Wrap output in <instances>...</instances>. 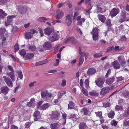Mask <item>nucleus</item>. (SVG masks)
Masks as SVG:
<instances>
[{"label": "nucleus", "instance_id": "obj_60", "mask_svg": "<svg viewBox=\"0 0 129 129\" xmlns=\"http://www.w3.org/2000/svg\"><path fill=\"white\" fill-rule=\"evenodd\" d=\"M66 21L71 20L70 16L69 15H67L66 17Z\"/></svg>", "mask_w": 129, "mask_h": 129}, {"label": "nucleus", "instance_id": "obj_46", "mask_svg": "<svg viewBox=\"0 0 129 129\" xmlns=\"http://www.w3.org/2000/svg\"><path fill=\"white\" fill-rule=\"evenodd\" d=\"M31 123L30 122H28L25 123V128H28L31 125Z\"/></svg>", "mask_w": 129, "mask_h": 129}, {"label": "nucleus", "instance_id": "obj_32", "mask_svg": "<svg viewBox=\"0 0 129 129\" xmlns=\"http://www.w3.org/2000/svg\"><path fill=\"white\" fill-rule=\"evenodd\" d=\"M53 114L54 117L56 119H58L59 118V114L57 112H53Z\"/></svg>", "mask_w": 129, "mask_h": 129}, {"label": "nucleus", "instance_id": "obj_12", "mask_svg": "<svg viewBox=\"0 0 129 129\" xmlns=\"http://www.w3.org/2000/svg\"><path fill=\"white\" fill-rule=\"evenodd\" d=\"M34 120L36 121L40 118L41 116L39 111H36L34 113Z\"/></svg>", "mask_w": 129, "mask_h": 129}, {"label": "nucleus", "instance_id": "obj_42", "mask_svg": "<svg viewBox=\"0 0 129 129\" xmlns=\"http://www.w3.org/2000/svg\"><path fill=\"white\" fill-rule=\"evenodd\" d=\"M84 58L83 56L81 57L79 59V63L78 65L79 66L81 65L83 62Z\"/></svg>", "mask_w": 129, "mask_h": 129}, {"label": "nucleus", "instance_id": "obj_53", "mask_svg": "<svg viewBox=\"0 0 129 129\" xmlns=\"http://www.w3.org/2000/svg\"><path fill=\"white\" fill-rule=\"evenodd\" d=\"M111 20L110 19L108 20L106 22V25L108 26H111Z\"/></svg>", "mask_w": 129, "mask_h": 129}, {"label": "nucleus", "instance_id": "obj_43", "mask_svg": "<svg viewBox=\"0 0 129 129\" xmlns=\"http://www.w3.org/2000/svg\"><path fill=\"white\" fill-rule=\"evenodd\" d=\"M114 50L115 52H118L122 49V47H119L118 46H116L115 47Z\"/></svg>", "mask_w": 129, "mask_h": 129}, {"label": "nucleus", "instance_id": "obj_9", "mask_svg": "<svg viewBox=\"0 0 129 129\" xmlns=\"http://www.w3.org/2000/svg\"><path fill=\"white\" fill-rule=\"evenodd\" d=\"M43 47L45 49L49 50L51 48L52 45L50 42L47 41L45 42L43 45Z\"/></svg>", "mask_w": 129, "mask_h": 129}, {"label": "nucleus", "instance_id": "obj_16", "mask_svg": "<svg viewBox=\"0 0 129 129\" xmlns=\"http://www.w3.org/2000/svg\"><path fill=\"white\" fill-rule=\"evenodd\" d=\"M112 64L113 67L115 69H117L120 68V64L117 61H115L113 62Z\"/></svg>", "mask_w": 129, "mask_h": 129}, {"label": "nucleus", "instance_id": "obj_20", "mask_svg": "<svg viewBox=\"0 0 129 129\" xmlns=\"http://www.w3.org/2000/svg\"><path fill=\"white\" fill-rule=\"evenodd\" d=\"M79 129H87L88 127L86 124L84 122L80 123L79 125Z\"/></svg>", "mask_w": 129, "mask_h": 129}, {"label": "nucleus", "instance_id": "obj_26", "mask_svg": "<svg viewBox=\"0 0 129 129\" xmlns=\"http://www.w3.org/2000/svg\"><path fill=\"white\" fill-rule=\"evenodd\" d=\"M7 75L9 76L13 81H15V75L13 72H10L7 74Z\"/></svg>", "mask_w": 129, "mask_h": 129}, {"label": "nucleus", "instance_id": "obj_17", "mask_svg": "<svg viewBox=\"0 0 129 129\" xmlns=\"http://www.w3.org/2000/svg\"><path fill=\"white\" fill-rule=\"evenodd\" d=\"M44 33L46 35L49 36L52 34V30L51 28L49 27L46 28L44 30Z\"/></svg>", "mask_w": 129, "mask_h": 129}, {"label": "nucleus", "instance_id": "obj_27", "mask_svg": "<svg viewBox=\"0 0 129 129\" xmlns=\"http://www.w3.org/2000/svg\"><path fill=\"white\" fill-rule=\"evenodd\" d=\"M115 115V113L114 111H111L108 114V117L112 119L113 118Z\"/></svg>", "mask_w": 129, "mask_h": 129}, {"label": "nucleus", "instance_id": "obj_54", "mask_svg": "<svg viewBox=\"0 0 129 129\" xmlns=\"http://www.w3.org/2000/svg\"><path fill=\"white\" fill-rule=\"evenodd\" d=\"M15 51H17L19 49V47L18 45L17 44H16L15 45Z\"/></svg>", "mask_w": 129, "mask_h": 129}, {"label": "nucleus", "instance_id": "obj_40", "mask_svg": "<svg viewBox=\"0 0 129 129\" xmlns=\"http://www.w3.org/2000/svg\"><path fill=\"white\" fill-rule=\"evenodd\" d=\"M19 53L21 56L24 55L26 53V51L25 50L23 49L19 51Z\"/></svg>", "mask_w": 129, "mask_h": 129}, {"label": "nucleus", "instance_id": "obj_64", "mask_svg": "<svg viewBox=\"0 0 129 129\" xmlns=\"http://www.w3.org/2000/svg\"><path fill=\"white\" fill-rule=\"evenodd\" d=\"M11 129H18V127L16 126L12 125L11 126Z\"/></svg>", "mask_w": 129, "mask_h": 129}, {"label": "nucleus", "instance_id": "obj_33", "mask_svg": "<svg viewBox=\"0 0 129 129\" xmlns=\"http://www.w3.org/2000/svg\"><path fill=\"white\" fill-rule=\"evenodd\" d=\"M118 123L117 121H116L115 120H113L111 121L110 124L111 125L115 126L117 125Z\"/></svg>", "mask_w": 129, "mask_h": 129}, {"label": "nucleus", "instance_id": "obj_10", "mask_svg": "<svg viewBox=\"0 0 129 129\" xmlns=\"http://www.w3.org/2000/svg\"><path fill=\"white\" fill-rule=\"evenodd\" d=\"M119 12V9L115 8H113L110 12L111 16L112 17L115 16Z\"/></svg>", "mask_w": 129, "mask_h": 129}, {"label": "nucleus", "instance_id": "obj_31", "mask_svg": "<svg viewBox=\"0 0 129 129\" xmlns=\"http://www.w3.org/2000/svg\"><path fill=\"white\" fill-rule=\"evenodd\" d=\"M89 94L91 96H97L98 95V93L96 91H93L89 92Z\"/></svg>", "mask_w": 129, "mask_h": 129}, {"label": "nucleus", "instance_id": "obj_45", "mask_svg": "<svg viewBox=\"0 0 129 129\" xmlns=\"http://www.w3.org/2000/svg\"><path fill=\"white\" fill-rule=\"evenodd\" d=\"M38 30L39 33L40 34V36L41 37L43 36L44 34L42 29L41 28H38Z\"/></svg>", "mask_w": 129, "mask_h": 129}, {"label": "nucleus", "instance_id": "obj_14", "mask_svg": "<svg viewBox=\"0 0 129 129\" xmlns=\"http://www.w3.org/2000/svg\"><path fill=\"white\" fill-rule=\"evenodd\" d=\"M77 42L76 40L74 38L71 37L67 38L65 41V43H76Z\"/></svg>", "mask_w": 129, "mask_h": 129}, {"label": "nucleus", "instance_id": "obj_21", "mask_svg": "<svg viewBox=\"0 0 129 129\" xmlns=\"http://www.w3.org/2000/svg\"><path fill=\"white\" fill-rule=\"evenodd\" d=\"M98 17L99 20L102 22L104 23L105 22L106 19V18L104 15L98 14Z\"/></svg>", "mask_w": 129, "mask_h": 129}, {"label": "nucleus", "instance_id": "obj_47", "mask_svg": "<svg viewBox=\"0 0 129 129\" xmlns=\"http://www.w3.org/2000/svg\"><path fill=\"white\" fill-rule=\"evenodd\" d=\"M116 110H122L123 108L121 106L116 105L115 107Z\"/></svg>", "mask_w": 129, "mask_h": 129}, {"label": "nucleus", "instance_id": "obj_25", "mask_svg": "<svg viewBox=\"0 0 129 129\" xmlns=\"http://www.w3.org/2000/svg\"><path fill=\"white\" fill-rule=\"evenodd\" d=\"M26 47L29 50L31 51H33L35 50L36 49V47L31 46L29 44L26 45Z\"/></svg>", "mask_w": 129, "mask_h": 129}, {"label": "nucleus", "instance_id": "obj_41", "mask_svg": "<svg viewBox=\"0 0 129 129\" xmlns=\"http://www.w3.org/2000/svg\"><path fill=\"white\" fill-rule=\"evenodd\" d=\"M29 32L31 34H32L33 36V34H35L36 35L38 33V31L33 29H30Z\"/></svg>", "mask_w": 129, "mask_h": 129}, {"label": "nucleus", "instance_id": "obj_39", "mask_svg": "<svg viewBox=\"0 0 129 129\" xmlns=\"http://www.w3.org/2000/svg\"><path fill=\"white\" fill-rule=\"evenodd\" d=\"M81 112L83 113L84 115H86L88 114V111L87 109L86 108H83L81 110Z\"/></svg>", "mask_w": 129, "mask_h": 129}, {"label": "nucleus", "instance_id": "obj_61", "mask_svg": "<svg viewBox=\"0 0 129 129\" xmlns=\"http://www.w3.org/2000/svg\"><path fill=\"white\" fill-rule=\"evenodd\" d=\"M18 76L21 79H22L23 77V75L22 72H20L18 73Z\"/></svg>", "mask_w": 129, "mask_h": 129}, {"label": "nucleus", "instance_id": "obj_2", "mask_svg": "<svg viewBox=\"0 0 129 129\" xmlns=\"http://www.w3.org/2000/svg\"><path fill=\"white\" fill-rule=\"evenodd\" d=\"M98 31V28L97 27H95L93 28L92 31L93 39L94 41L97 40L99 38Z\"/></svg>", "mask_w": 129, "mask_h": 129}, {"label": "nucleus", "instance_id": "obj_6", "mask_svg": "<svg viewBox=\"0 0 129 129\" xmlns=\"http://www.w3.org/2000/svg\"><path fill=\"white\" fill-rule=\"evenodd\" d=\"M15 17V16L14 15H12L8 17V19L6 20L5 23V26L7 27V26L11 24L13 21L12 18Z\"/></svg>", "mask_w": 129, "mask_h": 129}, {"label": "nucleus", "instance_id": "obj_48", "mask_svg": "<svg viewBox=\"0 0 129 129\" xmlns=\"http://www.w3.org/2000/svg\"><path fill=\"white\" fill-rule=\"evenodd\" d=\"M85 85L86 87L87 88H88L89 87V80L88 79H86L84 82Z\"/></svg>", "mask_w": 129, "mask_h": 129}, {"label": "nucleus", "instance_id": "obj_34", "mask_svg": "<svg viewBox=\"0 0 129 129\" xmlns=\"http://www.w3.org/2000/svg\"><path fill=\"white\" fill-rule=\"evenodd\" d=\"M95 113L96 114V116L99 117L100 119H101L103 118L102 116V114L101 111H98L96 112H95Z\"/></svg>", "mask_w": 129, "mask_h": 129}, {"label": "nucleus", "instance_id": "obj_1", "mask_svg": "<svg viewBox=\"0 0 129 129\" xmlns=\"http://www.w3.org/2000/svg\"><path fill=\"white\" fill-rule=\"evenodd\" d=\"M105 79L103 77L98 78L95 81L96 85L99 87H102L105 82Z\"/></svg>", "mask_w": 129, "mask_h": 129}, {"label": "nucleus", "instance_id": "obj_23", "mask_svg": "<svg viewBox=\"0 0 129 129\" xmlns=\"http://www.w3.org/2000/svg\"><path fill=\"white\" fill-rule=\"evenodd\" d=\"M35 102L34 98H32L31 99L30 102L27 103V105L29 106H32L34 105Z\"/></svg>", "mask_w": 129, "mask_h": 129}, {"label": "nucleus", "instance_id": "obj_11", "mask_svg": "<svg viewBox=\"0 0 129 129\" xmlns=\"http://www.w3.org/2000/svg\"><path fill=\"white\" fill-rule=\"evenodd\" d=\"M118 59L121 64L123 65L125 64L126 61L123 55L119 56L118 57Z\"/></svg>", "mask_w": 129, "mask_h": 129}, {"label": "nucleus", "instance_id": "obj_28", "mask_svg": "<svg viewBox=\"0 0 129 129\" xmlns=\"http://www.w3.org/2000/svg\"><path fill=\"white\" fill-rule=\"evenodd\" d=\"M25 38L27 39H29L32 38L33 36L30 32H27L25 33Z\"/></svg>", "mask_w": 129, "mask_h": 129}, {"label": "nucleus", "instance_id": "obj_5", "mask_svg": "<svg viewBox=\"0 0 129 129\" xmlns=\"http://www.w3.org/2000/svg\"><path fill=\"white\" fill-rule=\"evenodd\" d=\"M3 78L7 86L9 87H12L13 86V83L10 78L6 76H4Z\"/></svg>", "mask_w": 129, "mask_h": 129}, {"label": "nucleus", "instance_id": "obj_50", "mask_svg": "<svg viewBox=\"0 0 129 129\" xmlns=\"http://www.w3.org/2000/svg\"><path fill=\"white\" fill-rule=\"evenodd\" d=\"M47 92L46 91H44L42 92L41 93V95L42 97H46Z\"/></svg>", "mask_w": 129, "mask_h": 129}, {"label": "nucleus", "instance_id": "obj_15", "mask_svg": "<svg viewBox=\"0 0 129 129\" xmlns=\"http://www.w3.org/2000/svg\"><path fill=\"white\" fill-rule=\"evenodd\" d=\"M96 72V70L94 68H90L87 70V74L89 76H91L94 74Z\"/></svg>", "mask_w": 129, "mask_h": 129}, {"label": "nucleus", "instance_id": "obj_13", "mask_svg": "<svg viewBox=\"0 0 129 129\" xmlns=\"http://www.w3.org/2000/svg\"><path fill=\"white\" fill-rule=\"evenodd\" d=\"M56 17L58 19H61L63 16V12L59 9H58L56 11Z\"/></svg>", "mask_w": 129, "mask_h": 129}, {"label": "nucleus", "instance_id": "obj_22", "mask_svg": "<svg viewBox=\"0 0 129 129\" xmlns=\"http://www.w3.org/2000/svg\"><path fill=\"white\" fill-rule=\"evenodd\" d=\"M50 104L47 103H46L41 106L40 110H46L50 107Z\"/></svg>", "mask_w": 129, "mask_h": 129}, {"label": "nucleus", "instance_id": "obj_52", "mask_svg": "<svg viewBox=\"0 0 129 129\" xmlns=\"http://www.w3.org/2000/svg\"><path fill=\"white\" fill-rule=\"evenodd\" d=\"M114 49V46H113L109 47H108L107 49V52L110 51L112 50H113Z\"/></svg>", "mask_w": 129, "mask_h": 129}, {"label": "nucleus", "instance_id": "obj_44", "mask_svg": "<svg viewBox=\"0 0 129 129\" xmlns=\"http://www.w3.org/2000/svg\"><path fill=\"white\" fill-rule=\"evenodd\" d=\"M43 102L42 101H39L37 103V108L40 109H41V105L42 103Z\"/></svg>", "mask_w": 129, "mask_h": 129}, {"label": "nucleus", "instance_id": "obj_58", "mask_svg": "<svg viewBox=\"0 0 129 129\" xmlns=\"http://www.w3.org/2000/svg\"><path fill=\"white\" fill-rule=\"evenodd\" d=\"M9 56L11 57L13 59V60L15 61H17L18 60H17L14 57V56L12 54H10L9 55Z\"/></svg>", "mask_w": 129, "mask_h": 129}, {"label": "nucleus", "instance_id": "obj_38", "mask_svg": "<svg viewBox=\"0 0 129 129\" xmlns=\"http://www.w3.org/2000/svg\"><path fill=\"white\" fill-rule=\"evenodd\" d=\"M81 91L82 93L85 95L86 96H88V91L86 89L83 88H82Z\"/></svg>", "mask_w": 129, "mask_h": 129}, {"label": "nucleus", "instance_id": "obj_51", "mask_svg": "<svg viewBox=\"0 0 129 129\" xmlns=\"http://www.w3.org/2000/svg\"><path fill=\"white\" fill-rule=\"evenodd\" d=\"M103 105L105 107H109L110 106V104L109 102L105 103H103Z\"/></svg>", "mask_w": 129, "mask_h": 129}, {"label": "nucleus", "instance_id": "obj_29", "mask_svg": "<svg viewBox=\"0 0 129 129\" xmlns=\"http://www.w3.org/2000/svg\"><path fill=\"white\" fill-rule=\"evenodd\" d=\"M114 80V77H112L109 79H108L106 80V83L108 85H110L112 84Z\"/></svg>", "mask_w": 129, "mask_h": 129}, {"label": "nucleus", "instance_id": "obj_7", "mask_svg": "<svg viewBox=\"0 0 129 129\" xmlns=\"http://www.w3.org/2000/svg\"><path fill=\"white\" fill-rule=\"evenodd\" d=\"M4 34L6 36H8V33L6 31L5 28H1L0 29V39L4 36Z\"/></svg>", "mask_w": 129, "mask_h": 129}, {"label": "nucleus", "instance_id": "obj_37", "mask_svg": "<svg viewBox=\"0 0 129 129\" xmlns=\"http://www.w3.org/2000/svg\"><path fill=\"white\" fill-rule=\"evenodd\" d=\"M47 20V18L44 17H39L38 20L41 22H44L46 21Z\"/></svg>", "mask_w": 129, "mask_h": 129}, {"label": "nucleus", "instance_id": "obj_55", "mask_svg": "<svg viewBox=\"0 0 129 129\" xmlns=\"http://www.w3.org/2000/svg\"><path fill=\"white\" fill-rule=\"evenodd\" d=\"M77 116V115L76 114H72L70 116V118H76Z\"/></svg>", "mask_w": 129, "mask_h": 129}, {"label": "nucleus", "instance_id": "obj_18", "mask_svg": "<svg viewBox=\"0 0 129 129\" xmlns=\"http://www.w3.org/2000/svg\"><path fill=\"white\" fill-rule=\"evenodd\" d=\"M9 91V88L7 86H4L1 88V92L4 94H6Z\"/></svg>", "mask_w": 129, "mask_h": 129}, {"label": "nucleus", "instance_id": "obj_36", "mask_svg": "<svg viewBox=\"0 0 129 129\" xmlns=\"http://www.w3.org/2000/svg\"><path fill=\"white\" fill-rule=\"evenodd\" d=\"M102 52H100L99 53L95 54L94 56L95 58H99L102 56Z\"/></svg>", "mask_w": 129, "mask_h": 129}, {"label": "nucleus", "instance_id": "obj_30", "mask_svg": "<svg viewBox=\"0 0 129 129\" xmlns=\"http://www.w3.org/2000/svg\"><path fill=\"white\" fill-rule=\"evenodd\" d=\"M75 105L74 103L72 101H70L69 102L68 105V109H74Z\"/></svg>", "mask_w": 129, "mask_h": 129}, {"label": "nucleus", "instance_id": "obj_8", "mask_svg": "<svg viewBox=\"0 0 129 129\" xmlns=\"http://www.w3.org/2000/svg\"><path fill=\"white\" fill-rule=\"evenodd\" d=\"M120 18L119 19V21L122 23L126 19V14L125 12L121 11L120 13Z\"/></svg>", "mask_w": 129, "mask_h": 129}, {"label": "nucleus", "instance_id": "obj_57", "mask_svg": "<svg viewBox=\"0 0 129 129\" xmlns=\"http://www.w3.org/2000/svg\"><path fill=\"white\" fill-rule=\"evenodd\" d=\"M52 96V95L51 93H48L47 92L46 95V99L49 98H51V97Z\"/></svg>", "mask_w": 129, "mask_h": 129}, {"label": "nucleus", "instance_id": "obj_49", "mask_svg": "<svg viewBox=\"0 0 129 129\" xmlns=\"http://www.w3.org/2000/svg\"><path fill=\"white\" fill-rule=\"evenodd\" d=\"M85 2L86 5H91V0H85Z\"/></svg>", "mask_w": 129, "mask_h": 129}, {"label": "nucleus", "instance_id": "obj_35", "mask_svg": "<svg viewBox=\"0 0 129 129\" xmlns=\"http://www.w3.org/2000/svg\"><path fill=\"white\" fill-rule=\"evenodd\" d=\"M34 54L32 53H28L26 54V57L28 59H31L34 56Z\"/></svg>", "mask_w": 129, "mask_h": 129}, {"label": "nucleus", "instance_id": "obj_4", "mask_svg": "<svg viewBox=\"0 0 129 129\" xmlns=\"http://www.w3.org/2000/svg\"><path fill=\"white\" fill-rule=\"evenodd\" d=\"M110 90V88L109 87L102 88L101 90L100 94L101 95H104L109 92Z\"/></svg>", "mask_w": 129, "mask_h": 129}, {"label": "nucleus", "instance_id": "obj_19", "mask_svg": "<svg viewBox=\"0 0 129 129\" xmlns=\"http://www.w3.org/2000/svg\"><path fill=\"white\" fill-rule=\"evenodd\" d=\"M60 126V125L56 123L51 124L50 125V127L51 129H58Z\"/></svg>", "mask_w": 129, "mask_h": 129}, {"label": "nucleus", "instance_id": "obj_62", "mask_svg": "<svg viewBox=\"0 0 129 129\" xmlns=\"http://www.w3.org/2000/svg\"><path fill=\"white\" fill-rule=\"evenodd\" d=\"M111 70L110 69H109L107 72V73L105 75V77L107 78L109 75L110 74V73Z\"/></svg>", "mask_w": 129, "mask_h": 129}, {"label": "nucleus", "instance_id": "obj_24", "mask_svg": "<svg viewBox=\"0 0 129 129\" xmlns=\"http://www.w3.org/2000/svg\"><path fill=\"white\" fill-rule=\"evenodd\" d=\"M7 15L6 13L4 11L1 9H0V19L3 18Z\"/></svg>", "mask_w": 129, "mask_h": 129}, {"label": "nucleus", "instance_id": "obj_3", "mask_svg": "<svg viewBox=\"0 0 129 129\" xmlns=\"http://www.w3.org/2000/svg\"><path fill=\"white\" fill-rule=\"evenodd\" d=\"M50 40L52 42L57 41L59 39V36L55 33H52L51 35L49 37Z\"/></svg>", "mask_w": 129, "mask_h": 129}, {"label": "nucleus", "instance_id": "obj_56", "mask_svg": "<svg viewBox=\"0 0 129 129\" xmlns=\"http://www.w3.org/2000/svg\"><path fill=\"white\" fill-rule=\"evenodd\" d=\"M66 83L65 80H63L61 84V86L64 87L66 85Z\"/></svg>", "mask_w": 129, "mask_h": 129}, {"label": "nucleus", "instance_id": "obj_63", "mask_svg": "<svg viewBox=\"0 0 129 129\" xmlns=\"http://www.w3.org/2000/svg\"><path fill=\"white\" fill-rule=\"evenodd\" d=\"M80 85L82 88H83V80L82 79H81L80 80V83H79Z\"/></svg>", "mask_w": 129, "mask_h": 129}, {"label": "nucleus", "instance_id": "obj_59", "mask_svg": "<svg viewBox=\"0 0 129 129\" xmlns=\"http://www.w3.org/2000/svg\"><path fill=\"white\" fill-rule=\"evenodd\" d=\"M91 8L88 10H86L84 11L85 14L87 15H89L90 14V10H91Z\"/></svg>", "mask_w": 129, "mask_h": 129}]
</instances>
